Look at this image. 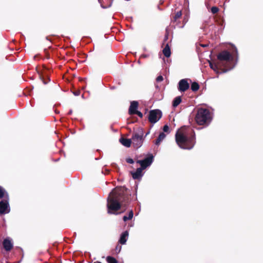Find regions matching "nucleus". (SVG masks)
Here are the masks:
<instances>
[{"label": "nucleus", "instance_id": "nucleus-5", "mask_svg": "<svg viewBox=\"0 0 263 263\" xmlns=\"http://www.w3.org/2000/svg\"><path fill=\"white\" fill-rule=\"evenodd\" d=\"M217 59L220 63L229 62L233 61V56L227 50H223L219 52L217 56Z\"/></svg>", "mask_w": 263, "mask_h": 263}, {"label": "nucleus", "instance_id": "nucleus-10", "mask_svg": "<svg viewBox=\"0 0 263 263\" xmlns=\"http://www.w3.org/2000/svg\"><path fill=\"white\" fill-rule=\"evenodd\" d=\"M3 246L5 251H11L13 247L12 239L10 237L5 238L3 241Z\"/></svg>", "mask_w": 263, "mask_h": 263}, {"label": "nucleus", "instance_id": "nucleus-16", "mask_svg": "<svg viewBox=\"0 0 263 263\" xmlns=\"http://www.w3.org/2000/svg\"><path fill=\"white\" fill-rule=\"evenodd\" d=\"M165 137H166V135L164 133H163V132L160 133L158 137L155 141V144L157 145H159L160 144V142L165 138Z\"/></svg>", "mask_w": 263, "mask_h": 263}, {"label": "nucleus", "instance_id": "nucleus-33", "mask_svg": "<svg viewBox=\"0 0 263 263\" xmlns=\"http://www.w3.org/2000/svg\"><path fill=\"white\" fill-rule=\"evenodd\" d=\"M79 81L81 82L85 81V78H79Z\"/></svg>", "mask_w": 263, "mask_h": 263}, {"label": "nucleus", "instance_id": "nucleus-14", "mask_svg": "<svg viewBox=\"0 0 263 263\" xmlns=\"http://www.w3.org/2000/svg\"><path fill=\"white\" fill-rule=\"evenodd\" d=\"M120 143L127 147H129L132 144V140L131 139H127L124 138H121L119 140Z\"/></svg>", "mask_w": 263, "mask_h": 263}, {"label": "nucleus", "instance_id": "nucleus-30", "mask_svg": "<svg viewBox=\"0 0 263 263\" xmlns=\"http://www.w3.org/2000/svg\"><path fill=\"white\" fill-rule=\"evenodd\" d=\"M137 115L140 118H142L143 117V114L142 112H141L140 111H136L135 113H134V115Z\"/></svg>", "mask_w": 263, "mask_h": 263}, {"label": "nucleus", "instance_id": "nucleus-23", "mask_svg": "<svg viewBox=\"0 0 263 263\" xmlns=\"http://www.w3.org/2000/svg\"><path fill=\"white\" fill-rule=\"evenodd\" d=\"M209 64L210 68H212L213 70L216 71L218 70V67L216 64H213L212 62H210Z\"/></svg>", "mask_w": 263, "mask_h": 263}, {"label": "nucleus", "instance_id": "nucleus-13", "mask_svg": "<svg viewBox=\"0 0 263 263\" xmlns=\"http://www.w3.org/2000/svg\"><path fill=\"white\" fill-rule=\"evenodd\" d=\"M128 236V232L127 231L123 232L120 236V238L119 240V243L121 245H124L127 241V237Z\"/></svg>", "mask_w": 263, "mask_h": 263}, {"label": "nucleus", "instance_id": "nucleus-28", "mask_svg": "<svg viewBox=\"0 0 263 263\" xmlns=\"http://www.w3.org/2000/svg\"><path fill=\"white\" fill-rule=\"evenodd\" d=\"M163 77L162 76H159L156 78V81L158 82H161V81H163Z\"/></svg>", "mask_w": 263, "mask_h": 263}, {"label": "nucleus", "instance_id": "nucleus-31", "mask_svg": "<svg viewBox=\"0 0 263 263\" xmlns=\"http://www.w3.org/2000/svg\"><path fill=\"white\" fill-rule=\"evenodd\" d=\"M163 130L164 132H168L169 130V127L167 125H165L163 126Z\"/></svg>", "mask_w": 263, "mask_h": 263}, {"label": "nucleus", "instance_id": "nucleus-21", "mask_svg": "<svg viewBox=\"0 0 263 263\" xmlns=\"http://www.w3.org/2000/svg\"><path fill=\"white\" fill-rule=\"evenodd\" d=\"M106 261L108 263H118V261L115 258L110 256L106 257Z\"/></svg>", "mask_w": 263, "mask_h": 263}, {"label": "nucleus", "instance_id": "nucleus-4", "mask_svg": "<svg viewBox=\"0 0 263 263\" xmlns=\"http://www.w3.org/2000/svg\"><path fill=\"white\" fill-rule=\"evenodd\" d=\"M143 133L142 130H139L138 133H134L132 135L131 140L132 143L135 147L139 148L143 144Z\"/></svg>", "mask_w": 263, "mask_h": 263}, {"label": "nucleus", "instance_id": "nucleus-2", "mask_svg": "<svg viewBox=\"0 0 263 263\" xmlns=\"http://www.w3.org/2000/svg\"><path fill=\"white\" fill-rule=\"evenodd\" d=\"M175 140L181 148L191 149L196 144L195 131L190 127H182L176 132Z\"/></svg>", "mask_w": 263, "mask_h": 263}, {"label": "nucleus", "instance_id": "nucleus-12", "mask_svg": "<svg viewBox=\"0 0 263 263\" xmlns=\"http://www.w3.org/2000/svg\"><path fill=\"white\" fill-rule=\"evenodd\" d=\"M143 170L141 168V167L138 168L136 170V171L135 172H131V174L132 175V177L133 179H140L142 175V171Z\"/></svg>", "mask_w": 263, "mask_h": 263}, {"label": "nucleus", "instance_id": "nucleus-7", "mask_svg": "<svg viewBox=\"0 0 263 263\" xmlns=\"http://www.w3.org/2000/svg\"><path fill=\"white\" fill-rule=\"evenodd\" d=\"M153 158L154 157L153 155L151 154L148 157L145 158L143 160H137V163L140 164L141 168L144 170L152 164L153 161Z\"/></svg>", "mask_w": 263, "mask_h": 263}, {"label": "nucleus", "instance_id": "nucleus-18", "mask_svg": "<svg viewBox=\"0 0 263 263\" xmlns=\"http://www.w3.org/2000/svg\"><path fill=\"white\" fill-rule=\"evenodd\" d=\"M4 197L6 198H8V194L5 191V190L0 186V199H2Z\"/></svg>", "mask_w": 263, "mask_h": 263}, {"label": "nucleus", "instance_id": "nucleus-32", "mask_svg": "<svg viewBox=\"0 0 263 263\" xmlns=\"http://www.w3.org/2000/svg\"><path fill=\"white\" fill-rule=\"evenodd\" d=\"M167 39H168V33L166 32L165 35V36H164V41H166Z\"/></svg>", "mask_w": 263, "mask_h": 263}, {"label": "nucleus", "instance_id": "nucleus-34", "mask_svg": "<svg viewBox=\"0 0 263 263\" xmlns=\"http://www.w3.org/2000/svg\"><path fill=\"white\" fill-rule=\"evenodd\" d=\"M49 81V79L48 78L47 81H45L44 80H43V82L44 83V84H46Z\"/></svg>", "mask_w": 263, "mask_h": 263}, {"label": "nucleus", "instance_id": "nucleus-8", "mask_svg": "<svg viewBox=\"0 0 263 263\" xmlns=\"http://www.w3.org/2000/svg\"><path fill=\"white\" fill-rule=\"evenodd\" d=\"M9 203L7 200L4 199L0 201V214H4L9 212Z\"/></svg>", "mask_w": 263, "mask_h": 263}, {"label": "nucleus", "instance_id": "nucleus-22", "mask_svg": "<svg viewBox=\"0 0 263 263\" xmlns=\"http://www.w3.org/2000/svg\"><path fill=\"white\" fill-rule=\"evenodd\" d=\"M182 15V12L181 11L177 12L175 16L173 17V21L176 22L178 19L181 17Z\"/></svg>", "mask_w": 263, "mask_h": 263}, {"label": "nucleus", "instance_id": "nucleus-1", "mask_svg": "<svg viewBox=\"0 0 263 263\" xmlns=\"http://www.w3.org/2000/svg\"><path fill=\"white\" fill-rule=\"evenodd\" d=\"M130 196L128 190L125 186L114 189L107 199L108 213L115 214L122 207L126 208L130 201Z\"/></svg>", "mask_w": 263, "mask_h": 263}, {"label": "nucleus", "instance_id": "nucleus-26", "mask_svg": "<svg viewBox=\"0 0 263 263\" xmlns=\"http://www.w3.org/2000/svg\"><path fill=\"white\" fill-rule=\"evenodd\" d=\"M233 49V54H234V55H235L236 57L238 56V51L237 49L235 46H233L232 47Z\"/></svg>", "mask_w": 263, "mask_h": 263}, {"label": "nucleus", "instance_id": "nucleus-24", "mask_svg": "<svg viewBox=\"0 0 263 263\" xmlns=\"http://www.w3.org/2000/svg\"><path fill=\"white\" fill-rule=\"evenodd\" d=\"M122 247L119 245H117L115 249V253L118 254L121 250Z\"/></svg>", "mask_w": 263, "mask_h": 263}, {"label": "nucleus", "instance_id": "nucleus-11", "mask_svg": "<svg viewBox=\"0 0 263 263\" xmlns=\"http://www.w3.org/2000/svg\"><path fill=\"white\" fill-rule=\"evenodd\" d=\"M138 105L139 103L137 101H133L131 102L128 110V113L129 115H134V113L137 111Z\"/></svg>", "mask_w": 263, "mask_h": 263}, {"label": "nucleus", "instance_id": "nucleus-27", "mask_svg": "<svg viewBox=\"0 0 263 263\" xmlns=\"http://www.w3.org/2000/svg\"><path fill=\"white\" fill-rule=\"evenodd\" d=\"M126 162H127L128 163H129V164H133L134 163V160L130 158H126Z\"/></svg>", "mask_w": 263, "mask_h": 263}, {"label": "nucleus", "instance_id": "nucleus-3", "mask_svg": "<svg viewBox=\"0 0 263 263\" xmlns=\"http://www.w3.org/2000/svg\"><path fill=\"white\" fill-rule=\"evenodd\" d=\"M197 124L208 126L212 120V115L210 111L206 108H199L195 117Z\"/></svg>", "mask_w": 263, "mask_h": 263}, {"label": "nucleus", "instance_id": "nucleus-29", "mask_svg": "<svg viewBox=\"0 0 263 263\" xmlns=\"http://www.w3.org/2000/svg\"><path fill=\"white\" fill-rule=\"evenodd\" d=\"M80 92L81 91L80 90H76L73 91V94L76 96H78L80 95Z\"/></svg>", "mask_w": 263, "mask_h": 263}, {"label": "nucleus", "instance_id": "nucleus-19", "mask_svg": "<svg viewBox=\"0 0 263 263\" xmlns=\"http://www.w3.org/2000/svg\"><path fill=\"white\" fill-rule=\"evenodd\" d=\"M191 88L193 91H196L199 89V85L198 83L194 82L191 84Z\"/></svg>", "mask_w": 263, "mask_h": 263}, {"label": "nucleus", "instance_id": "nucleus-15", "mask_svg": "<svg viewBox=\"0 0 263 263\" xmlns=\"http://www.w3.org/2000/svg\"><path fill=\"white\" fill-rule=\"evenodd\" d=\"M163 53L164 55V56L166 58H168L171 56V49L168 44L166 45L165 47L163 49Z\"/></svg>", "mask_w": 263, "mask_h": 263}, {"label": "nucleus", "instance_id": "nucleus-6", "mask_svg": "<svg viewBox=\"0 0 263 263\" xmlns=\"http://www.w3.org/2000/svg\"><path fill=\"white\" fill-rule=\"evenodd\" d=\"M161 117V111L159 109H154L149 111L148 119L150 123L154 124L158 122Z\"/></svg>", "mask_w": 263, "mask_h": 263}, {"label": "nucleus", "instance_id": "nucleus-20", "mask_svg": "<svg viewBox=\"0 0 263 263\" xmlns=\"http://www.w3.org/2000/svg\"><path fill=\"white\" fill-rule=\"evenodd\" d=\"M133 210H130L128 213V216H124L123 217V219L124 221H126L127 220H129L132 219L133 217Z\"/></svg>", "mask_w": 263, "mask_h": 263}, {"label": "nucleus", "instance_id": "nucleus-36", "mask_svg": "<svg viewBox=\"0 0 263 263\" xmlns=\"http://www.w3.org/2000/svg\"><path fill=\"white\" fill-rule=\"evenodd\" d=\"M93 263H101V262H100V261H97L94 262Z\"/></svg>", "mask_w": 263, "mask_h": 263}, {"label": "nucleus", "instance_id": "nucleus-25", "mask_svg": "<svg viewBox=\"0 0 263 263\" xmlns=\"http://www.w3.org/2000/svg\"><path fill=\"white\" fill-rule=\"evenodd\" d=\"M219 11V8L217 7H212L211 8V12L213 14H216Z\"/></svg>", "mask_w": 263, "mask_h": 263}, {"label": "nucleus", "instance_id": "nucleus-35", "mask_svg": "<svg viewBox=\"0 0 263 263\" xmlns=\"http://www.w3.org/2000/svg\"><path fill=\"white\" fill-rule=\"evenodd\" d=\"M72 114V110H70L68 113V115H71Z\"/></svg>", "mask_w": 263, "mask_h": 263}, {"label": "nucleus", "instance_id": "nucleus-37", "mask_svg": "<svg viewBox=\"0 0 263 263\" xmlns=\"http://www.w3.org/2000/svg\"><path fill=\"white\" fill-rule=\"evenodd\" d=\"M149 132H148L146 134V135L145 136H147L148 134H149Z\"/></svg>", "mask_w": 263, "mask_h": 263}, {"label": "nucleus", "instance_id": "nucleus-17", "mask_svg": "<svg viewBox=\"0 0 263 263\" xmlns=\"http://www.w3.org/2000/svg\"><path fill=\"white\" fill-rule=\"evenodd\" d=\"M181 97L178 96L176 97L172 103V105L174 107H176L181 102Z\"/></svg>", "mask_w": 263, "mask_h": 263}, {"label": "nucleus", "instance_id": "nucleus-9", "mask_svg": "<svg viewBox=\"0 0 263 263\" xmlns=\"http://www.w3.org/2000/svg\"><path fill=\"white\" fill-rule=\"evenodd\" d=\"M190 88V84L186 79H182L178 83V89L181 92H184Z\"/></svg>", "mask_w": 263, "mask_h": 263}]
</instances>
